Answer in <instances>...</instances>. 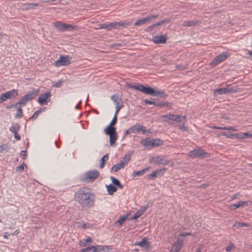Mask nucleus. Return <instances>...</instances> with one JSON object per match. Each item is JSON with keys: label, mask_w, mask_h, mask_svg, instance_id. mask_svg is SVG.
<instances>
[{"label": "nucleus", "mask_w": 252, "mask_h": 252, "mask_svg": "<svg viewBox=\"0 0 252 252\" xmlns=\"http://www.w3.org/2000/svg\"><path fill=\"white\" fill-rule=\"evenodd\" d=\"M75 200L82 207L91 208L94 204L95 196L90 188L83 187L75 192Z\"/></svg>", "instance_id": "obj_1"}, {"label": "nucleus", "mask_w": 252, "mask_h": 252, "mask_svg": "<svg viewBox=\"0 0 252 252\" xmlns=\"http://www.w3.org/2000/svg\"><path fill=\"white\" fill-rule=\"evenodd\" d=\"M209 154L201 148H198L189 151L188 154V157L191 158H198L202 159L205 157H208Z\"/></svg>", "instance_id": "obj_4"}, {"label": "nucleus", "mask_w": 252, "mask_h": 252, "mask_svg": "<svg viewBox=\"0 0 252 252\" xmlns=\"http://www.w3.org/2000/svg\"><path fill=\"white\" fill-rule=\"evenodd\" d=\"M171 19L170 18H165L163 20L160 21L155 24H154L156 27H158L160 25H163L164 23H168L170 21Z\"/></svg>", "instance_id": "obj_42"}, {"label": "nucleus", "mask_w": 252, "mask_h": 252, "mask_svg": "<svg viewBox=\"0 0 252 252\" xmlns=\"http://www.w3.org/2000/svg\"><path fill=\"white\" fill-rule=\"evenodd\" d=\"M20 126L18 123H15L13 125L11 126L9 128V130L12 133L18 132L20 129Z\"/></svg>", "instance_id": "obj_32"}, {"label": "nucleus", "mask_w": 252, "mask_h": 252, "mask_svg": "<svg viewBox=\"0 0 252 252\" xmlns=\"http://www.w3.org/2000/svg\"><path fill=\"white\" fill-rule=\"evenodd\" d=\"M162 117L164 119V121L170 124H173L174 122L175 115L169 114L163 115Z\"/></svg>", "instance_id": "obj_23"}, {"label": "nucleus", "mask_w": 252, "mask_h": 252, "mask_svg": "<svg viewBox=\"0 0 252 252\" xmlns=\"http://www.w3.org/2000/svg\"><path fill=\"white\" fill-rule=\"evenodd\" d=\"M243 137H252V133H250L249 132H244L243 133Z\"/></svg>", "instance_id": "obj_58"}, {"label": "nucleus", "mask_w": 252, "mask_h": 252, "mask_svg": "<svg viewBox=\"0 0 252 252\" xmlns=\"http://www.w3.org/2000/svg\"><path fill=\"white\" fill-rule=\"evenodd\" d=\"M174 122L185 125L187 122L186 116L175 115Z\"/></svg>", "instance_id": "obj_26"}, {"label": "nucleus", "mask_w": 252, "mask_h": 252, "mask_svg": "<svg viewBox=\"0 0 252 252\" xmlns=\"http://www.w3.org/2000/svg\"><path fill=\"white\" fill-rule=\"evenodd\" d=\"M123 104H121V105H119V106H118V105L115 106L116 111H115V115H116V116L117 115L118 113H119L120 110L123 108Z\"/></svg>", "instance_id": "obj_52"}, {"label": "nucleus", "mask_w": 252, "mask_h": 252, "mask_svg": "<svg viewBox=\"0 0 252 252\" xmlns=\"http://www.w3.org/2000/svg\"><path fill=\"white\" fill-rule=\"evenodd\" d=\"M131 154H126L124 156L120 162H122L124 165L127 164L130 160Z\"/></svg>", "instance_id": "obj_37"}, {"label": "nucleus", "mask_w": 252, "mask_h": 252, "mask_svg": "<svg viewBox=\"0 0 252 252\" xmlns=\"http://www.w3.org/2000/svg\"><path fill=\"white\" fill-rule=\"evenodd\" d=\"M134 245H137L141 248L148 249L150 247V242L148 241V240L146 237H144L142 241L135 243Z\"/></svg>", "instance_id": "obj_17"}, {"label": "nucleus", "mask_w": 252, "mask_h": 252, "mask_svg": "<svg viewBox=\"0 0 252 252\" xmlns=\"http://www.w3.org/2000/svg\"><path fill=\"white\" fill-rule=\"evenodd\" d=\"M224 130L235 131L236 129L233 126H224L223 127Z\"/></svg>", "instance_id": "obj_56"}, {"label": "nucleus", "mask_w": 252, "mask_h": 252, "mask_svg": "<svg viewBox=\"0 0 252 252\" xmlns=\"http://www.w3.org/2000/svg\"><path fill=\"white\" fill-rule=\"evenodd\" d=\"M150 167L144 168L142 170L138 171H135L133 173V176L135 177L136 176H141L145 173L149 169Z\"/></svg>", "instance_id": "obj_36"}, {"label": "nucleus", "mask_w": 252, "mask_h": 252, "mask_svg": "<svg viewBox=\"0 0 252 252\" xmlns=\"http://www.w3.org/2000/svg\"><path fill=\"white\" fill-rule=\"evenodd\" d=\"M163 105V101H159L158 99L155 100V106L158 107H162Z\"/></svg>", "instance_id": "obj_53"}, {"label": "nucleus", "mask_w": 252, "mask_h": 252, "mask_svg": "<svg viewBox=\"0 0 252 252\" xmlns=\"http://www.w3.org/2000/svg\"><path fill=\"white\" fill-rule=\"evenodd\" d=\"M107 24L104 23L102 24H99L98 25L97 28H95L96 30H100V29H106L107 30Z\"/></svg>", "instance_id": "obj_47"}, {"label": "nucleus", "mask_w": 252, "mask_h": 252, "mask_svg": "<svg viewBox=\"0 0 252 252\" xmlns=\"http://www.w3.org/2000/svg\"><path fill=\"white\" fill-rule=\"evenodd\" d=\"M191 234L189 232L187 233H181L179 234V236L181 237H186L187 236H190Z\"/></svg>", "instance_id": "obj_60"}, {"label": "nucleus", "mask_w": 252, "mask_h": 252, "mask_svg": "<svg viewBox=\"0 0 252 252\" xmlns=\"http://www.w3.org/2000/svg\"><path fill=\"white\" fill-rule=\"evenodd\" d=\"M111 180L112 181V184L113 185H114L115 186H117L119 183H120V181L119 180H118L117 178L113 177V176H111Z\"/></svg>", "instance_id": "obj_49"}, {"label": "nucleus", "mask_w": 252, "mask_h": 252, "mask_svg": "<svg viewBox=\"0 0 252 252\" xmlns=\"http://www.w3.org/2000/svg\"><path fill=\"white\" fill-rule=\"evenodd\" d=\"M99 172L97 170H90L86 172L81 181L86 182H92L99 176Z\"/></svg>", "instance_id": "obj_5"}, {"label": "nucleus", "mask_w": 252, "mask_h": 252, "mask_svg": "<svg viewBox=\"0 0 252 252\" xmlns=\"http://www.w3.org/2000/svg\"><path fill=\"white\" fill-rule=\"evenodd\" d=\"M95 246H91L83 249L80 252H95Z\"/></svg>", "instance_id": "obj_41"}, {"label": "nucleus", "mask_w": 252, "mask_h": 252, "mask_svg": "<svg viewBox=\"0 0 252 252\" xmlns=\"http://www.w3.org/2000/svg\"><path fill=\"white\" fill-rule=\"evenodd\" d=\"M130 22H128L126 21L111 22L107 24V30L111 31L114 29H119L120 27H126L128 25H130Z\"/></svg>", "instance_id": "obj_11"}, {"label": "nucleus", "mask_w": 252, "mask_h": 252, "mask_svg": "<svg viewBox=\"0 0 252 252\" xmlns=\"http://www.w3.org/2000/svg\"><path fill=\"white\" fill-rule=\"evenodd\" d=\"M127 215H125L123 216H120L116 222V224L119 223L120 226L122 225L127 219Z\"/></svg>", "instance_id": "obj_39"}, {"label": "nucleus", "mask_w": 252, "mask_h": 252, "mask_svg": "<svg viewBox=\"0 0 252 252\" xmlns=\"http://www.w3.org/2000/svg\"><path fill=\"white\" fill-rule=\"evenodd\" d=\"M54 26L59 31L62 32L71 31L75 28V26L71 24L62 23L60 22L55 23Z\"/></svg>", "instance_id": "obj_9"}, {"label": "nucleus", "mask_w": 252, "mask_h": 252, "mask_svg": "<svg viewBox=\"0 0 252 252\" xmlns=\"http://www.w3.org/2000/svg\"><path fill=\"white\" fill-rule=\"evenodd\" d=\"M9 149V147L7 144H3L0 146V153H2L3 151L6 152H8Z\"/></svg>", "instance_id": "obj_44"}, {"label": "nucleus", "mask_w": 252, "mask_h": 252, "mask_svg": "<svg viewBox=\"0 0 252 252\" xmlns=\"http://www.w3.org/2000/svg\"><path fill=\"white\" fill-rule=\"evenodd\" d=\"M143 134H145L147 132H149V129H146V127L142 125V128L140 130Z\"/></svg>", "instance_id": "obj_59"}, {"label": "nucleus", "mask_w": 252, "mask_h": 252, "mask_svg": "<svg viewBox=\"0 0 252 252\" xmlns=\"http://www.w3.org/2000/svg\"><path fill=\"white\" fill-rule=\"evenodd\" d=\"M38 89L34 90L32 92H29L25 94L18 103L10 106H7L6 108L9 109L11 108L12 106H17L18 105H20V106H25L28 101L32 100L35 96H36L38 94Z\"/></svg>", "instance_id": "obj_2"}, {"label": "nucleus", "mask_w": 252, "mask_h": 252, "mask_svg": "<svg viewBox=\"0 0 252 252\" xmlns=\"http://www.w3.org/2000/svg\"><path fill=\"white\" fill-rule=\"evenodd\" d=\"M158 16V15H151V16H148L147 18L148 19L149 22H150L151 20L157 18Z\"/></svg>", "instance_id": "obj_64"}, {"label": "nucleus", "mask_w": 252, "mask_h": 252, "mask_svg": "<svg viewBox=\"0 0 252 252\" xmlns=\"http://www.w3.org/2000/svg\"><path fill=\"white\" fill-rule=\"evenodd\" d=\"M44 108H40L39 110L36 111L32 115L31 118L33 119H36L37 118L38 115L40 114L44 110Z\"/></svg>", "instance_id": "obj_43"}, {"label": "nucleus", "mask_w": 252, "mask_h": 252, "mask_svg": "<svg viewBox=\"0 0 252 252\" xmlns=\"http://www.w3.org/2000/svg\"><path fill=\"white\" fill-rule=\"evenodd\" d=\"M250 226L248 223L243 222H237L233 225L234 227L239 228L241 227H249Z\"/></svg>", "instance_id": "obj_40"}, {"label": "nucleus", "mask_w": 252, "mask_h": 252, "mask_svg": "<svg viewBox=\"0 0 252 252\" xmlns=\"http://www.w3.org/2000/svg\"><path fill=\"white\" fill-rule=\"evenodd\" d=\"M109 158V154H107L105 155L100 159V168H103L104 166V165L106 162L108 160Z\"/></svg>", "instance_id": "obj_35"}, {"label": "nucleus", "mask_w": 252, "mask_h": 252, "mask_svg": "<svg viewBox=\"0 0 252 252\" xmlns=\"http://www.w3.org/2000/svg\"><path fill=\"white\" fill-rule=\"evenodd\" d=\"M148 19L147 17L137 20L134 24L135 26H138L141 25H143L146 23H149Z\"/></svg>", "instance_id": "obj_33"}, {"label": "nucleus", "mask_w": 252, "mask_h": 252, "mask_svg": "<svg viewBox=\"0 0 252 252\" xmlns=\"http://www.w3.org/2000/svg\"><path fill=\"white\" fill-rule=\"evenodd\" d=\"M249 205V202L247 201H240L238 203L231 204L230 206V208L232 210H235L237 208L240 207H243Z\"/></svg>", "instance_id": "obj_19"}, {"label": "nucleus", "mask_w": 252, "mask_h": 252, "mask_svg": "<svg viewBox=\"0 0 252 252\" xmlns=\"http://www.w3.org/2000/svg\"><path fill=\"white\" fill-rule=\"evenodd\" d=\"M201 23L200 20H190V21H185L183 23V27H194L199 25Z\"/></svg>", "instance_id": "obj_20"}, {"label": "nucleus", "mask_w": 252, "mask_h": 252, "mask_svg": "<svg viewBox=\"0 0 252 252\" xmlns=\"http://www.w3.org/2000/svg\"><path fill=\"white\" fill-rule=\"evenodd\" d=\"M125 167L124 164L122 162H119L113 165L111 168V172H117L118 170L123 169Z\"/></svg>", "instance_id": "obj_30"}, {"label": "nucleus", "mask_w": 252, "mask_h": 252, "mask_svg": "<svg viewBox=\"0 0 252 252\" xmlns=\"http://www.w3.org/2000/svg\"><path fill=\"white\" fill-rule=\"evenodd\" d=\"M166 168H163L161 169L157 170L156 171L152 172L151 174L148 175V178L153 179L154 178L156 177L158 175L160 174H163L164 172L166 171Z\"/></svg>", "instance_id": "obj_22"}, {"label": "nucleus", "mask_w": 252, "mask_h": 252, "mask_svg": "<svg viewBox=\"0 0 252 252\" xmlns=\"http://www.w3.org/2000/svg\"><path fill=\"white\" fill-rule=\"evenodd\" d=\"M142 212H141L139 210H138L136 213L134 214L133 217H132L130 219L131 220H137L142 215Z\"/></svg>", "instance_id": "obj_45"}, {"label": "nucleus", "mask_w": 252, "mask_h": 252, "mask_svg": "<svg viewBox=\"0 0 252 252\" xmlns=\"http://www.w3.org/2000/svg\"><path fill=\"white\" fill-rule=\"evenodd\" d=\"M228 57L227 53H223L220 54L215 58V59L210 63V65L212 67H215L218 64L225 61Z\"/></svg>", "instance_id": "obj_13"}, {"label": "nucleus", "mask_w": 252, "mask_h": 252, "mask_svg": "<svg viewBox=\"0 0 252 252\" xmlns=\"http://www.w3.org/2000/svg\"><path fill=\"white\" fill-rule=\"evenodd\" d=\"M144 93L153 96H160L163 98H166L168 95L164 91H156L153 88L146 86H145Z\"/></svg>", "instance_id": "obj_6"}, {"label": "nucleus", "mask_w": 252, "mask_h": 252, "mask_svg": "<svg viewBox=\"0 0 252 252\" xmlns=\"http://www.w3.org/2000/svg\"><path fill=\"white\" fill-rule=\"evenodd\" d=\"M71 57L69 56L61 55L59 59L55 63L56 66H66L71 63Z\"/></svg>", "instance_id": "obj_8"}, {"label": "nucleus", "mask_w": 252, "mask_h": 252, "mask_svg": "<svg viewBox=\"0 0 252 252\" xmlns=\"http://www.w3.org/2000/svg\"><path fill=\"white\" fill-rule=\"evenodd\" d=\"M140 143L144 146L151 149L163 145V141L161 140L160 139H150L148 138H146L143 140H142Z\"/></svg>", "instance_id": "obj_3"}, {"label": "nucleus", "mask_w": 252, "mask_h": 252, "mask_svg": "<svg viewBox=\"0 0 252 252\" xmlns=\"http://www.w3.org/2000/svg\"><path fill=\"white\" fill-rule=\"evenodd\" d=\"M117 116H116V115H114L113 119L112 120L111 122L109 124V125H110V126H114L117 123Z\"/></svg>", "instance_id": "obj_50"}, {"label": "nucleus", "mask_w": 252, "mask_h": 252, "mask_svg": "<svg viewBox=\"0 0 252 252\" xmlns=\"http://www.w3.org/2000/svg\"><path fill=\"white\" fill-rule=\"evenodd\" d=\"M95 249V252H109L111 248L109 246L96 245Z\"/></svg>", "instance_id": "obj_21"}, {"label": "nucleus", "mask_w": 252, "mask_h": 252, "mask_svg": "<svg viewBox=\"0 0 252 252\" xmlns=\"http://www.w3.org/2000/svg\"><path fill=\"white\" fill-rule=\"evenodd\" d=\"M149 161L152 164L162 165H166L169 163V161L167 158L160 156L151 157Z\"/></svg>", "instance_id": "obj_7"}, {"label": "nucleus", "mask_w": 252, "mask_h": 252, "mask_svg": "<svg viewBox=\"0 0 252 252\" xmlns=\"http://www.w3.org/2000/svg\"><path fill=\"white\" fill-rule=\"evenodd\" d=\"M108 193L109 195H112L117 190V188L112 184L106 186Z\"/></svg>", "instance_id": "obj_31"}, {"label": "nucleus", "mask_w": 252, "mask_h": 252, "mask_svg": "<svg viewBox=\"0 0 252 252\" xmlns=\"http://www.w3.org/2000/svg\"><path fill=\"white\" fill-rule=\"evenodd\" d=\"M118 135L116 133L113 134H110L109 135V139H110V145L111 146H113L115 145V142L117 139Z\"/></svg>", "instance_id": "obj_34"}, {"label": "nucleus", "mask_w": 252, "mask_h": 252, "mask_svg": "<svg viewBox=\"0 0 252 252\" xmlns=\"http://www.w3.org/2000/svg\"><path fill=\"white\" fill-rule=\"evenodd\" d=\"M178 128L182 130V131H187L188 130V128L187 127H186L184 126V125L182 124L178 126Z\"/></svg>", "instance_id": "obj_51"}, {"label": "nucleus", "mask_w": 252, "mask_h": 252, "mask_svg": "<svg viewBox=\"0 0 252 252\" xmlns=\"http://www.w3.org/2000/svg\"><path fill=\"white\" fill-rule=\"evenodd\" d=\"M234 247V245L233 244H231L225 248V251L227 252H230L231 251L232 249Z\"/></svg>", "instance_id": "obj_55"}, {"label": "nucleus", "mask_w": 252, "mask_h": 252, "mask_svg": "<svg viewBox=\"0 0 252 252\" xmlns=\"http://www.w3.org/2000/svg\"><path fill=\"white\" fill-rule=\"evenodd\" d=\"M104 132L106 134L110 135V134H113L116 133V128L113 126H110L109 125L105 129Z\"/></svg>", "instance_id": "obj_28"}, {"label": "nucleus", "mask_w": 252, "mask_h": 252, "mask_svg": "<svg viewBox=\"0 0 252 252\" xmlns=\"http://www.w3.org/2000/svg\"><path fill=\"white\" fill-rule=\"evenodd\" d=\"M51 93L50 91L41 94L37 99V102L41 105H46L51 101Z\"/></svg>", "instance_id": "obj_10"}, {"label": "nucleus", "mask_w": 252, "mask_h": 252, "mask_svg": "<svg viewBox=\"0 0 252 252\" xmlns=\"http://www.w3.org/2000/svg\"><path fill=\"white\" fill-rule=\"evenodd\" d=\"M13 134H14V137L16 140H20L21 139V136L18 134V132H15Z\"/></svg>", "instance_id": "obj_61"}, {"label": "nucleus", "mask_w": 252, "mask_h": 252, "mask_svg": "<svg viewBox=\"0 0 252 252\" xmlns=\"http://www.w3.org/2000/svg\"><path fill=\"white\" fill-rule=\"evenodd\" d=\"M172 106V104L171 103L163 101V105H162V107H166L170 108H171Z\"/></svg>", "instance_id": "obj_54"}, {"label": "nucleus", "mask_w": 252, "mask_h": 252, "mask_svg": "<svg viewBox=\"0 0 252 252\" xmlns=\"http://www.w3.org/2000/svg\"><path fill=\"white\" fill-rule=\"evenodd\" d=\"M21 7L23 10H28L29 9H33L35 7L39 5L38 3H21Z\"/></svg>", "instance_id": "obj_24"}, {"label": "nucleus", "mask_w": 252, "mask_h": 252, "mask_svg": "<svg viewBox=\"0 0 252 252\" xmlns=\"http://www.w3.org/2000/svg\"><path fill=\"white\" fill-rule=\"evenodd\" d=\"M125 87L127 88L134 89L135 90H138L142 93H144V89L145 88V86H144V85H143L141 84H139V83L131 84L126 83L125 84Z\"/></svg>", "instance_id": "obj_15"}, {"label": "nucleus", "mask_w": 252, "mask_h": 252, "mask_svg": "<svg viewBox=\"0 0 252 252\" xmlns=\"http://www.w3.org/2000/svg\"><path fill=\"white\" fill-rule=\"evenodd\" d=\"M183 244V240L178 238L173 244L171 251L172 252H178L182 248Z\"/></svg>", "instance_id": "obj_16"}, {"label": "nucleus", "mask_w": 252, "mask_h": 252, "mask_svg": "<svg viewBox=\"0 0 252 252\" xmlns=\"http://www.w3.org/2000/svg\"><path fill=\"white\" fill-rule=\"evenodd\" d=\"M24 163H23L22 164L16 167V171L19 173L22 172L24 170Z\"/></svg>", "instance_id": "obj_48"}, {"label": "nucleus", "mask_w": 252, "mask_h": 252, "mask_svg": "<svg viewBox=\"0 0 252 252\" xmlns=\"http://www.w3.org/2000/svg\"><path fill=\"white\" fill-rule=\"evenodd\" d=\"M111 99L115 103V106H119L121 105V104H123L122 98L118 94H114L112 95Z\"/></svg>", "instance_id": "obj_25"}, {"label": "nucleus", "mask_w": 252, "mask_h": 252, "mask_svg": "<svg viewBox=\"0 0 252 252\" xmlns=\"http://www.w3.org/2000/svg\"><path fill=\"white\" fill-rule=\"evenodd\" d=\"M236 91L232 88H229V85L226 88H221L216 90L214 91V95H222L224 94H229L235 93Z\"/></svg>", "instance_id": "obj_14"}, {"label": "nucleus", "mask_w": 252, "mask_h": 252, "mask_svg": "<svg viewBox=\"0 0 252 252\" xmlns=\"http://www.w3.org/2000/svg\"><path fill=\"white\" fill-rule=\"evenodd\" d=\"M221 134L222 135L226 136L227 137L229 138H233L234 136V134H232V133L230 134L229 135H227L225 132H222V133H221Z\"/></svg>", "instance_id": "obj_57"}, {"label": "nucleus", "mask_w": 252, "mask_h": 252, "mask_svg": "<svg viewBox=\"0 0 252 252\" xmlns=\"http://www.w3.org/2000/svg\"><path fill=\"white\" fill-rule=\"evenodd\" d=\"M93 242V240L92 238L90 237H88L86 239L81 240L79 241V245L84 247L86 246L89 243H91Z\"/></svg>", "instance_id": "obj_29"}, {"label": "nucleus", "mask_w": 252, "mask_h": 252, "mask_svg": "<svg viewBox=\"0 0 252 252\" xmlns=\"http://www.w3.org/2000/svg\"><path fill=\"white\" fill-rule=\"evenodd\" d=\"M129 128L131 133H136L140 131L142 128V125L139 123H137Z\"/></svg>", "instance_id": "obj_27"}, {"label": "nucleus", "mask_w": 252, "mask_h": 252, "mask_svg": "<svg viewBox=\"0 0 252 252\" xmlns=\"http://www.w3.org/2000/svg\"><path fill=\"white\" fill-rule=\"evenodd\" d=\"M155 27H156V26H155L154 24H153L152 26L148 27L147 28V29L146 30V31L149 32V31H152Z\"/></svg>", "instance_id": "obj_62"}, {"label": "nucleus", "mask_w": 252, "mask_h": 252, "mask_svg": "<svg viewBox=\"0 0 252 252\" xmlns=\"http://www.w3.org/2000/svg\"><path fill=\"white\" fill-rule=\"evenodd\" d=\"M18 95V92L17 90L15 89H13L11 91L7 92L5 93L2 94L0 97V99L2 103L3 101L6 100L7 99H11L12 98H14L15 97Z\"/></svg>", "instance_id": "obj_12"}, {"label": "nucleus", "mask_w": 252, "mask_h": 252, "mask_svg": "<svg viewBox=\"0 0 252 252\" xmlns=\"http://www.w3.org/2000/svg\"><path fill=\"white\" fill-rule=\"evenodd\" d=\"M143 102L145 104H149L155 105V100L153 98H151V100L145 99L143 100Z\"/></svg>", "instance_id": "obj_46"}, {"label": "nucleus", "mask_w": 252, "mask_h": 252, "mask_svg": "<svg viewBox=\"0 0 252 252\" xmlns=\"http://www.w3.org/2000/svg\"><path fill=\"white\" fill-rule=\"evenodd\" d=\"M21 107V106H20V105H18L17 106H12V108L15 107L17 108V112L15 115V118H21L23 117V112Z\"/></svg>", "instance_id": "obj_38"}, {"label": "nucleus", "mask_w": 252, "mask_h": 252, "mask_svg": "<svg viewBox=\"0 0 252 252\" xmlns=\"http://www.w3.org/2000/svg\"><path fill=\"white\" fill-rule=\"evenodd\" d=\"M26 153L27 152L26 150H22L21 152V156L23 157L24 159H25L26 157H27Z\"/></svg>", "instance_id": "obj_63"}, {"label": "nucleus", "mask_w": 252, "mask_h": 252, "mask_svg": "<svg viewBox=\"0 0 252 252\" xmlns=\"http://www.w3.org/2000/svg\"><path fill=\"white\" fill-rule=\"evenodd\" d=\"M167 40V36L164 35L153 36V41L156 44L165 43Z\"/></svg>", "instance_id": "obj_18"}]
</instances>
